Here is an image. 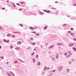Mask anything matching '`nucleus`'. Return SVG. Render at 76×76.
I'll list each match as a JSON object with an SVG mask.
<instances>
[{
    "label": "nucleus",
    "instance_id": "2eb2a0df",
    "mask_svg": "<svg viewBox=\"0 0 76 76\" xmlns=\"http://www.w3.org/2000/svg\"><path fill=\"white\" fill-rule=\"evenodd\" d=\"M71 31H68L67 32V34H71Z\"/></svg>",
    "mask_w": 76,
    "mask_h": 76
},
{
    "label": "nucleus",
    "instance_id": "20e7f679",
    "mask_svg": "<svg viewBox=\"0 0 76 76\" xmlns=\"http://www.w3.org/2000/svg\"><path fill=\"white\" fill-rule=\"evenodd\" d=\"M75 45V43H71L69 44V47H72L73 45Z\"/></svg>",
    "mask_w": 76,
    "mask_h": 76
},
{
    "label": "nucleus",
    "instance_id": "0eeeda50",
    "mask_svg": "<svg viewBox=\"0 0 76 76\" xmlns=\"http://www.w3.org/2000/svg\"><path fill=\"white\" fill-rule=\"evenodd\" d=\"M57 44L58 45H62V44H62V43H57Z\"/></svg>",
    "mask_w": 76,
    "mask_h": 76
},
{
    "label": "nucleus",
    "instance_id": "393cba45",
    "mask_svg": "<svg viewBox=\"0 0 76 76\" xmlns=\"http://www.w3.org/2000/svg\"><path fill=\"white\" fill-rule=\"evenodd\" d=\"M13 7H16V6H15V4L13 3Z\"/></svg>",
    "mask_w": 76,
    "mask_h": 76
},
{
    "label": "nucleus",
    "instance_id": "ea45409f",
    "mask_svg": "<svg viewBox=\"0 0 76 76\" xmlns=\"http://www.w3.org/2000/svg\"><path fill=\"white\" fill-rule=\"evenodd\" d=\"M66 70H67V72H69L70 71V70H69L68 69H67Z\"/></svg>",
    "mask_w": 76,
    "mask_h": 76
},
{
    "label": "nucleus",
    "instance_id": "49530a36",
    "mask_svg": "<svg viewBox=\"0 0 76 76\" xmlns=\"http://www.w3.org/2000/svg\"><path fill=\"white\" fill-rule=\"evenodd\" d=\"M62 25L63 26H66V24H65L64 25Z\"/></svg>",
    "mask_w": 76,
    "mask_h": 76
},
{
    "label": "nucleus",
    "instance_id": "13d9d810",
    "mask_svg": "<svg viewBox=\"0 0 76 76\" xmlns=\"http://www.w3.org/2000/svg\"><path fill=\"white\" fill-rule=\"evenodd\" d=\"M43 74H44V72H42V75H43Z\"/></svg>",
    "mask_w": 76,
    "mask_h": 76
},
{
    "label": "nucleus",
    "instance_id": "c03bdc74",
    "mask_svg": "<svg viewBox=\"0 0 76 76\" xmlns=\"http://www.w3.org/2000/svg\"><path fill=\"white\" fill-rule=\"evenodd\" d=\"M70 29H71V31H73V28H71Z\"/></svg>",
    "mask_w": 76,
    "mask_h": 76
},
{
    "label": "nucleus",
    "instance_id": "bf43d9fd",
    "mask_svg": "<svg viewBox=\"0 0 76 76\" xmlns=\"http://www.w3.org/2000/svg\"><path fill=\"white\" fill-rule=\"evenodd\" d=\"M7 3H9V0H7Z\"/></svg>",
    "mask_w": 76,
    "mask_h": 76
},
{
    "label": "nucleus",
    "instance_id": "58836bf2",
    "mask_svg": "<svg viewBox=\"0 0 76 76\" xmlns=\"http://www.w3.org/2000/svg\"><path fill=\"white\" fill-rule=\"evenodd\" d=\"M36 35H37V36H39V34H35Z\"/></svg>",
    "mask_w": 76,
    "mask_h": 76
},
{
    "label": "nucleus",
    "instance_id": "5fc2aeb1",
    "mask_svg": "<svg viewBox=\"0 0 76 76\" xmlns=\"http://www.w3.org/2000/svg\"><path fill=\"white\" fill-rule=\"evenodd\" d=\"M51 9H54V10H55V9H54V8H51Z\"/></svg>",
    "mask_w": 76,
    "mask_h": 76
},
{
    "label": "nucleus",
    "instance_id": "de8ad7c7",
    "mask_svg": "<svg viewBox=\"0 0 76 76\" xmlns=\"http://www.w3.org/2000/svg\"><path fill=\"white\" fill-rule=\"evenodd\" d=\"M13 48V46H11L10 47V48Z\"/></svg>",
    "mask_w": 76,
    "mask_h": 76
},
{
    "label": "nucleus",
    "instance_id": "bb28decb",
    "mask_svg": "<svg viewBox=\"0 0 76 76\" xmlns=\"http://www.w3.org/2000/svg\"><path fill=\"white\" fill-rule=\"evenodd\" d=\"M68 63L69 64H72V62L71 61H69Z\"/></svg>",
    "mask_w": 76,
    "mask_h": 76
},
{
    "label": "nucleus",
    "instance_id": "a19ab883",
    "mask_svg": "<svg viewBox=\"0 0 76 76\" xmlns=\"http://www.w3.org/2000/svg\"><path fill=\"white\" fill-rule=\"evenodd\" d=\"M9 42V40H8L7 41H6V42Z\"/></svg>",
    "mask_w": 76,
    "mask_h": 76
},
{
    "label": "nucleus",
    "instance_id": "6ab92c4d",
    "mask_svg": "<svg viewBox=\"0 0 76 76\" xmlns=\"http://www.w3.org/2000/svg\"><path fill=\"white\" fill-rule=\"evenodd\" d=\"M10 73L11 72V73L12 74V75H13V76H15V74L13 73L11 71L10 72Z\"/></svg>",
    "mask_w": 76,
    "mask_h": 76
},
{
    "label": "nucleus",
    "instance_id": "473e14b6",
    "mask_svg": "<svg viewBox=\"0 0 76 76\" xmlns=\"http://www.w3.org/2000/svg\"><path fill=\"white\" fill-rule=\"evenodd\" d=\"M17 33H19L20 34L19 31H15V34H17Z\"/></svg>",
    "mask_w": 76,
    "mask_h": 76
},
{
    "label": "nucleus",
    "instance_id": "ddd939ff",
    "mask_svg": "<svg viewBox=\"0 0 76 76\" xmlns=\"http://www.w3.org/2000/svg\"><path fill=\"white\" fill-rule=\"evenodd\" d=\"M37 65H39V66H40V62H37Z\"/></svg>",
    "mask_w": 76,
    "mask_h": 76
},
{
    "label": "nucleus",
    "instance_id": "dca6fc26",
    "mask_svg": "<svg viewBox=\"0 0 76 76\" xmlns=\"http://www.w3.org/2000/svg\"><path fill=\"white\" fill-rule=\"evenodd\" d=\"M15 50H19V48H15Z\"/></svg>",
    "mask_w": 76,
    "mask_h": 76
},
{
    "label": "nucleus",
    "instance_id": "a211bd4d",
    "mask_svg": "<svg viewBox=\"0 0 76 76\" xmlns=\"http://www.w3.org/2000/svg\"><path fill=\"white\" fill-rule=\"evenodd\" d=\"M37 28H38V27L37 26H35V28H33L34 29H37Z\"/></svg>",
    "mask_w": 76,
    "mask_h": 76
},
{
    "label": "nucleus",
    "instance_id": "680f3d73",
    "mask_svg": "<svg viewBox=\"0 0 76 76\" xmlns=\"http://www.w3.org/2000/svg\"><path fill=\"white\" fill-rule=\"evenodd\" d=\"M67 16L68 17V18H70V15H68Z\"/></svg>",
    "mask_w": 76,
    "mask_h": 76
},
{
    "label": "nucleus",
    "instance_id": "1a4fd4ad",
    "mask_svg": "<svg viewBox=\"0 0 76 76\" xmlns=\"http://www.w3.org/2000/svg\"><path fill=\"white\" fill-rule=\"evenodd\" d=\"M52 59L53 61H55V60H56V58H54V57H52Z\"/></svg>",
    "mask_w": 76,
    "mask_h": 76
},
{
    "label": "nucleus",
    "instance_id": "09e8293b",
    "mask_svg": "<svg viewBox=\"0 0 76 76\" xmlns=\"http://www.w3.org/2000/svg\"><path fill=\"white\" fill-rule=\"evenodd\" d=\"M19 11H21V10H22V9L21 8V9H19Z\"/></svg>",
    "mask_w": 76,
    "mask_h": 76
},
{
    "label": "nucleus",
    "instance_id": "b1692460",
    "mask_svg": "<svg viewBox=\"0 0 76 76\" xmlns=\"http://www.w3.org/2000/svg\"><path fill=\"white\" fill-rule=\"evenodd\" d=\"M47 26H46L45 27H44V29H46L47 28Z\"/></svg>",
    "mask_w": 76,
    "mask_h": 76
},
{
    "label": "nucleus",
    "instance_id": "aec40b11",
    "mask_svg": "<svg viewBox=\"0 0 76 76\" xmlns=\"http://www.w3.org/2000/svg\"><path fill=\"white\" fill-rule=\"evenodd\" d=\"M53 75V74L51 73L49 75H48V76H52Z\"/></svg>",
    "mask_w": 76,
    "mask_h": 76
},
{
    "label": "nucleus",
    "instance_id": "4d7b16f0",
    "mask_svg": "<svg viewBox=\"0 0 76 76\" xmlns=\"http://www.w3.org/2000/svg\"><path fill=\"white\" fill-rule=\"evenodd\" d=\"M34 51H36V48H34Z\"/></svg>",
    "mask_w": 76,
    "mask_h": 76
},
{
    "label": "nucleus",
    "instance_id": "3c124183",
    "mask_svg": "<svg viewBox=\"0 0 76 76\" xmlns=\"http://www.w3.org/2000/svg\"><path fill=\"white\" fill-rule=\"evenodd\" d=\"M16 4H17V5H18V6H20V4H19L17 3Z\"/></svg>",
    "mask_w": 76,
    "mask_h": 76
},
{
    "label": "nucleus",
    "instance_id": "79ce46f5",
    "mask_svg": "<svg viewBox=\"0 0 76 76\" xmlns=\"http://www.w3.org/2000/svg\"><path fill=\"white\" fill-rule=\"evenodd\" d=\"M32 33H33V34H35L36 33V32L35 31H33L31 32Z\"/></svg>",
    "mask_w": 76,
    "mask_h": 76
},
{
    "label": "nucleus",
    "instance_id": "4468645a",
    "mask_svg": "<svg viewBox=\"0 0 76 76\" xmlns=\"http://www.w3.org/2000/svg\"><path fill=\"white\" fill-rule=\"evenodd\" d=\"M30 40L31 41H34V39L32 37H31L30 38Z\"/></svg>",
    "mask_w": 76,
    "mask_h": 76
},
{
    "label": "nucleus",
    "instance_id": "7c9ffc66",
    "mask_svg": "<svg viewBox=\"0 0 76 76\" xmlns=\"http://www.w3.org/2000/svg\"><path fill=\"white\" fill-rule=\"evenodd\" d=\"M32 44L33 45H35V44H36V43L35 42H33Z\"/></svg>",
    "mask_w": 76,
    "mask_h": 76
},
{
    "label": "nucleus",
    "instance_id": "423d86ee",
    "mask_svg": "<svg viewBox=\"0 0 76 76\" xmlns=\"http://www.w3.org/2000/svg\"><path fill=\"white\" fill-rule=\"evenodd\" d=\"M54 47V45H52L51 46H50L49 47V48H50V49H51V48H53V47Z\"/></svg>",
    "mask_w": 76,
    "mask_h": 76
},
{
    "label": "nucleus",
    "instance_id": "c756f323",
    "mask_svg": "<svg viewBox=\"0 0 76 76\" xmlns=\"http://www.w3.org/2000/svg\"><path fill=\"white\" fill-rule=\"evenodd\" d=\"M35 54V53L34 52H33L31 54V56H33V55H34V54Z\"/></svg>",
    "mask_w": 76,
    "mask_h": 76
},
{
    "label": "nucleus",
    "instance_id": "8fccbe9b",
    "mask_svg": "<svg viewBox=\"0 0 76 76\" xmlns=\"http://www.w3.org/2000/svg\"><path fill=\"white\" fill-rule=\"evenodd\" d=\"M64 56H67V53H64Z\"/></svg>",
    "mask_w": 76,
    "mask_h": 76
},
{
    "label": "nucleus",
    "instance_id": "f704fd0d",
    "mask_svg": "<svg viewBox=\"0 0 76 76\" xmlns=\"http://www.w3.org/2000/svg\"><path fill=\"white\" fill-rule=\"evenodd\" d=\"M12 38H15V35H12Z\"/></svg>",
    "mask_w": 76,
    "mask_h": 76
},
{
    "label": "nucleus",
    "instance_id": "774afa93",
    "mask_svg": "<svg viewBox=\"0 0 76 76\" xmlns=\"http://www.w3.org/2000/svg\"><path fill=\"white\" fill-rule=\"evenodd\" d=\"M8 63H9V62H7V64H8Z\"/></svg>",
    "mask_w": 76,
    "mask_h": 76
},
{
    "label": "nucleus",
    "instance_id": "f257e3e1",
    "mask_svg": "<svg viewBox=\"0 0 76 76\" xmlns=\"http://www.w3.org/2000/svg\"><path fill=\"white\" fill-rule=\"evenodd\" d=\"M50 69V68L48 67H46V66H45V67L44 68V71H45V69L48 70H49V69Z\"/></svg>",
    "mask_w": 76,
    "mask_h": 76
},
{
    "label": "nucleus",
    "instance_id": "c9c22d12",
    "mask_svg": "<svg viewBox=\"0 0 76 76\" xmlns=\"http://www.w3.org/2000/svg\"><path fill=\"white\" fill-rule=\"evenodd\" d=\"M47 13H50V10H48L47 11V12H46Z\"/></svg>",
    "mask_w": 76,
    "mask_h": 76
},
{
    "label": "nucleus",
    "instance_id": "e2e57ef3",
    "mask_svg": "<svg viewBox=\"0 0 76 76\" xmlns=\"http://www.w3.org/2000/svg\"><path fill=\"white\" fill-rule=\"evenodd\" d=\"M2 9H3V10H4V9H5V8H4V7L2 8Z\"/></svg>",
    "mask_w": 76,
    "mask_h": 76
},
{
    "label": "nucleus",
    "instance_id": "69168bd1",
    "mask_svg": "<svg viewBox=\"0 0 76 76\" xmlns=\"http://www.w3.org/2000/svg\"><path fill=\"white\" fill-rule=\"evenodd\" d=\"M1 49V46H0V49Z\"/></svg>",
    "mask_w": 76,
    "mask_h": 76
},
{
    "label": "nucleus",
    "instance_id": "4c0bfd02",
    "mask_svg": "<svg viewBox=\"0 0 76 76\" xmlns=\"http://www.w3.org/2000/svg\"><path fill=\"white\" fill-rule=\"evenodd\" d=\"M7 36L8 37H9V36H11V35H10V34L9 33L7 34Z\"/></svg>",
    "mask_w": 76,
    "mask_h": 76
},
{
    "label": "nucleus",
    "instance_id": "72a5a7b5",
    "mask_svg": "<svg viewBox=\"0 0 76 76\" xmlns=\"http://www.w3.org/2000/svg\"><path fill=\"white\" fill-rule=\"evenodd\" d=\"M30 28L31 29H34V28H33L32 27H30Z\"/></svg>",
    "mask_w": 76,
    "mask_h": 76
},
{
    "label": "nucleus",
    "instance_id": "338daca9",
    "mask_svg": "<svg viewBox=\"0 0 76 76\" xmlns=\"http://www.w3.org/2000/svg\"><path fill=\"white\" fill-rule=\"evenodd\" d=\"M76 5V4H73V5L74 6H75Z\"/></svg>",
    "mask_w": 76,
    "mask_h": 76
},
{
    "label": "nucleus",
    "instance_id": "cd10ccee",
    "mask_svg": "<svg viewBox=\"0 0 76 76\" xmlns=\"http://www.w3.org/2000/svg\"><path fill=\"white\" fill-rule=\"evenodd\" d=\"M0 58L1 59H3V58H4V57H3V56H1L0 57Z\"/></svg>",
    "mask_w": 76,
    "mask_h": 76
},
{
    "label": "nucleus",
    "instance_id": "052dcab7",
    "mask_svg": "<svg viewBox=\"0 0 76 76\" xmlns=\"http://www.w3.org/2000/svg\"><path fill=\"white\" fill-rule=\"evenodd\" d=\"M43 11L44 12H47V10H44Z\"/></svg>",
    "mask_w": 76,
    "mask_h": 76
},
{
    "label": "nucleus",
    "instance_id": "37998d69",
    "mask_svg": "<svg viewBox=\"0 0 76 76\" xmlns=\"http://www.w3.org/2000/svg\"><path fill=\"white\" fill-rule=\"evenodd\" d=\"M56 72V70L52 71V73H53V72Z\"/></svg>",
    "mask_w": 76,
    "mask_h": 76
},
{
    "label": "nucleus",
    "instance_id": "a878e982",
    "mask_svg": "<svg viewBox=\"0 0 76 76\" xmlns=\"http://www.w3.org/2000/svg\"><path fill=\"white\" fill-rule=\"evenodd\" d=\"M40 15H44V13L42 12H41L40 11Z\"/></svg>",
    "mask_w": 76,
    "mask_h": 76
},
{
    "label": "nucleus",
    "instance_id": "f3484780",
    "mask_svg": "<svg viewBox=\"0 0 76 76\" xmlns=\"http://www.w3.org/2000/svg\"><path fill=\"white\" fill-rule=\"evenodd\" d=\"M36 58H38V57H39V56H38V54H37L36 55Z\"/></svg>",
    "mask_w": 76,
    "mask_h": 76
},
{
    "label": "nucleus",
    "instance_id": "f8f14e48",
    "mask_svg": "<svg viewBox=\"0 0 76 76\" xmlns=\"http://www.w3.org/2000/svg\"><path fill=\"white\" fill-rule=\"evenodd\" d=\"M7 76H12L11 75V74H9V73L8 74V72H7Z\"/></svg>",
    "mask_w": 76,
    "mask_h": 76
},
{
    "label": "nucleus",
    "instance_id": "6e6d98bb",
    "mask_svg": "<svg viewBox=\"0 0 76 76\" xmlns=\"http://www.w3.org/2000/svg\"><path fill=\"white\" fill-rule=\"evenodd\" d=\"M45 44L46 45H48V43H45Z\"/></svg>",
    "mask_w": 76,
    "mask_h": 76
},
{
    "label": "nucleus",
    "instance_id": "e433bc0d",
    "mask_svg": "<svg viewBox=\"0 0 76 76\" xmlns=\"http://www.w3.org/2000/svg\"><path fill=\"white\" fill-rule=\"evenodd\" d=\"M4 42H6V40L4 39H3Z\"/></svg>",
    "mask_w": 76,
    "mask_h": 76
},
{
    "label": "nucleus",
    "instance_id": "c85d7f7f",
    "mask_svg": "<svg viewBox=\"0 0 76 76\" xmlns=\"http://www.w3.org/2000/svg\"><path fill=\"white\" fill-rule=\"evenodd\" d=\"M19 60L20 61H21V62H23V63H25V62L23 61L22 60H21V59H19Z\"/></svg>",
    "mask_w": 76,
    "mask_h": 76
},
{
    "label": "nucleus",
    "instance_id": "39448f33",
    "mask_svg": "<svg viewBox=\"0 0 76 76\" xmlns=\"http://www.w3.org/2000/svg\"><path fill=\"white\" fill-rule=\"evenodd\" d=\"M68 53L69 54L70 56H72V53H71V51L69 50L68 51Z\"/></svg>",
    "mask_w": 76,
    "mask_h": 76
},
{
    "label": "nucleus",
    "instance_id": "603ef678",
    "mask_svg": "<svg viewBox=\"0 0 76 76\" xmlns=\"http://www.w3.org/2000/svg\"><path fill=\"white\" fill-rule=\"evenodd\" d=\"M25 3V2H22L21 3V4H23Z\"/></svg>",
    "mask_w": 76,
    "mask_h": 76
},
{
    "label": "nucleus",
    "instance_id": "7ed1b4c3",
    "mask_svg": "<svg viewBox=\"0 0 76 76\" xmlns=\"http://www.w3.org/2000/svg\"><path fill=\"white\" fill-rule=\"evenodd\" d=\"M56 59H58L59 57V54L57 53L56 55Z\"/></svg>",
    "mask_w": 76,
    "mask_h": 76
},
{
    "label": "nucleus",
    "instance_id": "6e6552de",
    "mask_svg": "<svg viewBox=\"0 0 76 76\" xmlns=\"http://www.w3.org/2000/svg\"><path fill=\"white\" fill-rule=\"evenodd\" d=\"M17 44H21V42L20 41H19L17 42Z\"/></svg>",
    "mask_w": 76,
    "mask_h": 76
},
{
    "label": "nucleus",
    "instance_id": "9d476101",
    "mask_svg": "<svg viewBox=\"0 0 76 76\" xmlns=\"http://www.w3.org/2000/svg\"><path fill=\"white\" fill-rule=\"evenodd\" d=\"M14 63V64H16V63H18V61H13Z\"/></svg>",
    "mask_w": 76,
    "mask_h": 76
},
{
    "label": "nucleus",
    "instance_id": "412c9836",
    "mask_svg": "<svg viewBox=\"0 0 76 76\" xmlns=\"http://www.w3.org/2000/svg\"><path fill=\"white\" fill-rule=\"evenodd\" d=\"M72 48L74 50V51H76V48Z\"/></svg>",
    "mask_w": 76,
    "mask_h": 76
},
{
    "label": "nucleus",
    "instance_id": "2f4dec72",
    "mask_svg": "<svg viewBox=\"0 0 76 76\" xmlns=\"http://www.w3.org/2000/svg\"><path fill=\"white\" fill-rule=\"evenodd\" d=\"M19 25H20V26L22 27V26H23V25L22 24H19Z\"/></svg>",
    "mask_w": 76,
    "mask_h": 76
},
{
    "label": "nucleus",
    "instance_id": "9b49d317",
    "mask_svg": "<svg viewBox=\"0 0 76 76\" xmlns=\"http://www.w3.org/2000/svg\"><path fill=\"white\" fill-rule=\"evenodd\" d=\"M75 34V33H72V32H71V33H70V35H72H72H74Z\"/></svg>",
    "mask_w": 76,
    "mask_h": 76
},
{
    "label": "nucleus",
    "instance_id": "864d4df0",
    "mask_svg": "<svg viewBox=\"0 0 76 76\" xmlns=\"http://www.w3.org/2000/svg\"><path fill=\"white\" fill-rule=\"evenodd\" d=\"M73 40H74V41H76V39H75V38H74V39H73Z\"/></svg>",
    "mask_w": 76,
    "mask_h": 76
},
{
    "label": "nucleus",
    "instance_id": "a18cd8bd",
    "mask_svg": "<svg viewBox=\"0 0 76 76\" xmlns=\"http://www.w3.org/2000/svg\"><path fill=\"white\" fill-rule=\"evenodd\" d=\"M31 48V47H29L28 48H27V49H28V50H29V49H30Z\"/></svg>",
    "mask_w": 76,
    "mask_h": 76
},
{
    "label": "nucleus",
    "instance_id": "4be33fe9",
    "mask_svg": "<svg viewBox=\"0 0 76 76\" xmlns=\"http://www.w3.org/2000/svg\"><path fill=\"white\" fill-rule=\"evenodd\" d=\"M71 61H73V62H75V60L73 59H72Z\"/></svg>",
    "mask_w": 76,
    "mask_h": 76
},
{
    "label": "nucleus",
    "instance_id": "0e129e2a",
    "mask_svg": "<svg viewBox=\"0 0 76 76\" xmlns=\"http://www.w3.org/2000/svg\"><path fill=\"white\" fill-rule=\"evenodd\" d=\"M15 32H16V31L15 32V31H13V33H14V34H15Z\"/></svg>",
    "mask_w": 76,
    "mask_h": 76
},
{
    "label": "nucleus",
    "instance_id": "5701e85b",
    "mask_svg": "<svg viewBox=\"0 0 76 76\" xmlns=\"http://www.w3.org/2000/svg\"><path fill=\"white\" fill-rule=\"evenodd\" d=\"M32 60L33 61V63H35V59H34V58L33 59H32Z\"/></svg>",
    "mask_w": 76,
    "mask_h": 76
},
{
    "label": "nucleus",
    "instance_id": "f03ea898",
    "mask_svg": "<svg viewBox=\"0 0 76 76\" xmlns=\"http://www.w3.org/2000/svg\"><path fill=\"white\" fill-rule=\"evenodd\" d=\"M62 69L63 67L62 66H59L58 67V70L59 72H60V71L62 70Z\"/></svg>",
    "mask_w": 76,
    "mask_h": 76
}]
</instances>
